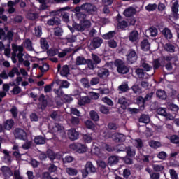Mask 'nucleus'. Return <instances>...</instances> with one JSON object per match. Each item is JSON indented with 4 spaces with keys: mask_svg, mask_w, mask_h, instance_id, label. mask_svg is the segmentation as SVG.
<instances>
[{
    "mask_svg": "<svg viewBox=\"0 0 179 179\" xmlns=\"http://www.w3.org/2000/svg\"><path fill=\"white\" fill-rule=\"evenodd\" d=\"M115 66L117 67V71L118 73H121L122 75H125L129 72V68L125 66V63L124 61L117 59L115 61Z\"/></svg>",
    "mask_w": 179,
    "mask_h": 179,
    "instance_id": "f257e3e1",
    "label": "nucleus"
},
{
    "mask_svg": "<svg viewBox=\"0 0 179 179\" xmlns=\"http://www.w3.org/2000/svg\"><path fill=\"white\" fill-rule=\"evenodd\" d=\"M83 178H86L89 174L96 173V167L94 166L92 162H87L85 168L81 170Z\"/></svg>",
    "mask_w": 179,
    "mask_h": 179,
    "instance_id": "f03ea898",
    "label": "nucleus"
},
{
    "mask_svg": "<svg viewBox=\"0 0 179 179\" xmlns=\"http://www.w3.org/2000/svg\"><path fill=\"white\" fill-rule=\"evenodd\" d=\"M91 26L92 22L87 20H84L83 21H81L80 24L76 22L73 23V27H74V29H76L78 31H85L86 29H90Z\"/></svg>",
    "mask_w": 179,
    "mask_h": 179,
    "instance_id": "7ed1b4c3",
    "label": "nucleus"
},
{
    "mask_svg": "<svg viewBox=\"0 0 179 179\" xmlns=\"http://www.w3.org/2000/svg\"><path fill=\"white\" fill-rule=\"evenodd\" d=\"M81 9L85 13H87L88 15H93V13L97 10L96 6L90 3H85L82 4Z\"/></svg>",
    "mask_w": 179,
    "mask_h": 179,
    "instance_id": "20e7f679",
    "label": "nucleus"
},
{
    "mask_svg": "<svg viewBox=\"0 0 179 179\" xmlns=\"http://www.w3.org/2000/svg\"><path fill=\"white\" fill-rule=\"evenodd\" d=\"M14 136L15 139H20V141H27V133L22 128L15 129Z\"/></svg>",
    "mask_w": 179,
    "mask_h": 179,
    "instance_id": "39448f33",
    "label": "nucleus"
},
{
    "mask_svg": "<svg viewBox=\"0 0 179 179\" xmlns=\"http://www.w3.org/2000/svg\"><path fill=\"white\" fill-rule=\"evenodd\" d=\"M70 148L76 152L77 153H86L87 149L84 144L77 143L70 145Z\"/></svg>",
    "mask_w": 179,
    "mask_h": 179,
    "instance_id": "423d86ee",
    "label": "nucleus"
},
{
    "mask_svg": "<svg viewBox=\"0 0 179 179\" xmlns=\"http://www.w3.org/2000/svg\"><path fill=\"white\" fill-rule=\"evenodd\" d=\"M127 61L130 64H134L136 61H138V54L134 49H130L129 54L127 55Z\"/></svg>",
    "mask_w": 179,
    "mask_h": 179,
    "instance_id": "0eeeda50",
    "label": "nucleus"
},
{
    "mask_svg": "<svg viewBox=\"0 0 179 179\" xmlns=\"http://www.w3.org/2000/svg\"><path fill=\"white\" fill-rule=\"evenodd\" d=\"M103 44V39L100 37H95L93 38L90 43V47L92 50H96L101 46Z\"/></svg>",
    "mask_w": 179,
    "mask_h": 179,
    "instance_id": "6e6552de",
    "label": "nucleus"
},
{
    "mask_svg": "<svg viewBox=\"0 0 179 179\" xmlns=\"http://www.w3.org/2000/svg\"><path fill=\"white\" fill-rule=\"evenodd\" d=\"M13 127H15V121L13 119L6 120L3 124V128L4 129V131H10Z\"/></svg>",
    "mask_w": 179,
    "mask_h": 179,
    "instance_id": "1a4fd4ad",
    "label": "nucleus"
},
{
    "mask_svg": "<svg viewBox=\"0 0 179 179\" xmlns=\"http://www.w3.org/2000/svg\"><path fill=\"white\" fill-rule=\"evenodd\" d=\"M129 40L131 43H136L139 40V32L137 30H133L129 34Z\"/></svg>",
    "mask_w": 179,
    "mask_h": 179,
    "instance_id": "9d476101",
    "label": "nucleus"
},
{
    "mask_svg": "<svg viewBox=\"0 0 179 179\" xmlns=\"http://www.w3.org/2000/svg\"><path fill=\"white\" fill-rule=\"evenodd\" d=\"M159 33V31L155 27H150L145 31L146 37H156Z\"/></svg>",
    "mask_w": 179,
    "mask_h": 179,
    "instance_id": "9b49d317",
    "label": "nucleus"
},
{
    "mask_svg": "<svg viewBox=\"0 0 179 179\" xmlns=\"http://www.w3.org/2000/svg\"><path fill=\"white\" fill-rule=\"evenodd\" d=\"M68 136L71 141H76L79 138V132L76 131V129H71L68 131Z\"/></svg>",
    "mask_w": 179,
    "mask_h": 179,
    "instance_id": "f8f14e48",
    "label": "nucleus"
},
{
    "mask_svg": "<svg viewBox=\"0 0 179 179\" xmlns=\"http://www.w3.org/2000/svg\"><path fill=\"white\" fill-rule=\"evenodd\" d=\"M136 13V10L134 7H129L126 8L123 13L126 17H131Z\"/></svg>",
    "mask_w": 179,
    "mask_h": 179,
    "instance_id": "ddd939ff",
    "label": "nucleus"
},
{
    "mask_svg": "<svg viewBox=\"0 0 179 179\" xmlns=\"http://www.w3.org/2000/svg\"><path fill=\"white\" fill-rule=\"evenodd\" d=\"M48 26H58L61 24V20L57 17H52L47 22Z\"/></svg>",
    "mask_w": 179,
    "mask_h": 179,
    "instance_id": "4468645a",
    "label": "nucleus"
},
{
    "mask_svg": "<svg viewBox=\"0 0 179 179\" xmlns=\"http://www.w3.org/2000/svg\"><path fill=\"white\" fill-rule=\"evenodd\" d=\"M118 162H120V158L115 155H111L108 159L109 166H115V164H118Z\"/></svg>",
    "mask_w": 179,
    "mask_h": 179,
    "instance_id": "2eb2a0df",
    "label": "nucleus"
},
{
    "mask_svg": "<svg viewBox=\"0 0 179 179\" xmlns=\"http://www.w3.org/2000/svg\"><path fill=\"white\" fill-rule=\"evenodd\" d=\"M141 48L142 51H149L150 50V43L148 39H143L141 42Z\"/></svg>",
    "mask_w": 179,
    "mask_h": 179,
    "instance_id": "dca6fc26",
    "label": "nucleus"
},
{
    "mask_svg": "<svg viewBox=\"0 0 179 179\" xmlns=\"http://www.w3.org/2000/svg\"><path fill=\"white\" fill-rule=\"evenodd\" d=\"M118 104L121 105L122 110H127L128 108L129 103H128V101H127V99L125 97H121L118 99Z\"/></svg>",
    "mask_w": 179,
    "mask_h": 179,
    "instance_id": "f3484780",
    "label": "nucleus"
},
{
    "mask_svg": "<svg viewBox=\"0 0 179 179\" xmlns=\"http://www.w3.org/2000/svg\"><path fill=\"white\" fill-rule=\"evenodd\" d=\"M39 101H41V110H45L47 106H48V101L45 99V96L44 94H41L39 99Z\"/></svg>",
    "mask_w": 179,
    "mask_h": 179,
    "instance_id": "a211bd4d",
    "label": "nucleus"
},
{
    "mask_svg": "<svg viewBox=\"0 0 179 179\" xmlns=\"http://www.w3.org/2000/svg\"><path fill=\"white\" fill-rule=\"evenodd\" d=\"M40 45L42 50H47L50 48V44L45 38H41Z\"/></svg>",
    "mask_w": 179,
    "mask_h": 179,
    "instance_id": "6ab92c4d",
    "label": "nucleus"
},
{
    "mask_svg": "<svg viewBox=\"0 0 179 179\" xmlns=\"http://www.w3.org/2000/svg\"><path fill=\"white\" fill-rule=\"evenodd\" d=\"M162 34L164 36L166 40H171L173 38V34L171 33V31L167 27L162 30Z\"/></svg>",
    "mask_w": 179,
    "mask_h": 179,
    "instance_id": "aec40b11",
    "label": "nucleus"
},
{
    "mask_svg": "<svg viewBox=\"0 0 179 179\" xmlns=\"http://www.w3.org/2000/svg\"><path fill=\"white\" fill-rule=\"evenodd\" d=\"M157 113L159 115H162V117H166V118H169V120H171V118H170L171 115L170 113H167L166 108H159L157 110Z\"/></svg>",
    "mask_w": 179,
    "mask_h": 179,
    "instance_id": "412c9836",
    "label": "nucleus"
},
{
    "mask_svg": "<svg viewBox=\"0 0 179 179\" xmlns=\"http://www.w3.org/2000/svg\"><path fill=\"white\" fill-rule=\"evenodd\" d=\"M87 59H85L83 56H78L76 59V65L80 66V65H86Z\"/></svg>",
    "mask_w": 179,
    "mask_h": 179,
    "instance_id": "4be33fe9",
    "label": "nucleus"
},
{
    "mask_svg": "<svg viewBox=\"0 0 179 179\" xmlns=\"http://www.w3.org/2000/svg\"><path fill=\"white\" fill-rule=\"evenodd\" d=\"M128 22L125 20L119 21L117 24V28L120 30H127V27H128Z\"/></svg>",
    "mask_w": 179,
    "mask_h": 179,
    "instance_id": "5701e85b",
    "label": "nucleus"
},
{
    "mask_svg": "<svg viewBox=\"0 0 179 179\" xmlns=\"http://www.w3.org/2000/svg\"><path fill=\"white\" fill-rule=\"evenodd\" d=\"M34 142L36 145H44L45 143V138L42 136H37L34 138Z\"/></svg>",
    "mask_w": 179,
    "mask_h": 179,
    "instance_id": "b1692460",
    "label": "nucleus"
},
{
    "mask_svg": "<svg viewBox=\"0 0 179 179\" xmlns=\"http://www.w3.org/2000/svg\"><path fill=\"white\" fill-rule=\"evenodd\" d=\"M157 96L162 100H166L167 99V94L166 91L163 90H158L156 92Z\"/></svg>",
    "mask_w": 179,
    "mask_h": 179,
    "instance_id": "393cba45",
    "label": "nucleus"
},
{
    "mask_svg": "<svg viewBox=\"0 0 179 179\" xmlns=\"http://www.w3.org/2000/svg\"><path fill=\"white\" fill-rule=\"evenodd\" d=\"M110 75V72L108 71V69H101L98 71V76L99 78H106Z\"/></svg>",
    "mask_w": 179,
    "mask_h": 179,
    "instance_id": "a878e982",
    "label": "nucleus"
},
{
    "mask_svg": "<svg viewBox=\"0 0 179 179\" xmlns=\"http://www.w3.org/2000/svg\"><path fill=\"white\" fill-rule=\"evenodd\" d=\"M149 146L152 149H157L162 147V143L152 140L149 142Z\"/></svg>",
    "mask_w": 179,
    "mask_h": 179,
    "instance_id": "bb28decb",
    "label": "nucleus"
},
{
    "mask_svg": "<svg viewBox=\"0 0 179 179\" xmlns=\"http://www.w3.org/2000/svg\"><path fill=\"white\" fill-rule=\"evenodd\" d=\"M152 170L155 173H162L164 170V166L162 164H152Z\"/></svg>",
    "mask_w": 179,
    "mask_h": 179,
    "instance_id": "cd10ccee",
    "label": "nucleus"
},
{
    "mask_svg": "<svg viewBox=\"0 0 179 179\" xmlns=\"http://www.w3.org/2000/svg\"><path fill=\"white\" fill-rule=\"evenodd\" d=\"M138 121L143 124H149V122H150V117L147 115H141Z\"/></svg>",
    "mask_w": 179,
    "mask_h": 179,
    "instance_id": "c85d7f7f",
    "label": "nucleus"
},
{
    "mask_svg": "<svg viewBox=\"0 0 179 179\" xmlns=\"http://www.w3.org/2000/svg\"><path fill=\"white\" fill-rule=\"evenodd\" d=\"M115 36V31H110L102 36L103 40H111Z\"/></svg>",
    "mask_w": 179,
    "mask_h": 179,
    "instance_id": "c756f323",
    "label": "nucleus"
},
{
    "mask_svg": "<svg viewBox=\"0 0 179 179\" xmlns=\"http://www.w3.org/2000/svg\"><path fill=\"white\" fill-rule=\"evenodd\" d=\"M85 125L86 128H87L88 129H91L92 131H94V129H96V125L90 120L85 121Z\"/></svg>",
    "mask_w": 179,
    "mask_h": 179,
    "instance_id": "7c9ffc66",
    "label": "nucleus"
},
{
    "mask_svg": "<svg viewBox=\"0 0 179 179\" xmlns=\"http://www.w3.org/2000/svg\"><path fill=\"white\" fill-rule=\"evenodd\" d=\"M164 50L168 52H174L176 51V47L171 43H166L164 45Z\"/></svg>",
    "mask_w": 179,
    "mask_h": 179,
    "instance_id": "2f4dec72",
    "label": "nucleus"
},
{
    "mask_svg": "<svg viewBox=\"0 0 179 179\" xmlns=\"http://www.w3.org/2000/svg\"><path fill=\"white\" fill-rule=\"evenodd\" d=\"M47 54L48 57H55V55L59 54V50L57 48L49 49L47 51Z\"/></svg>",
    "mask_w": 179,
    "mask_h": 179,
    "instance_id": "473e14b6",
    "label": "nucleus"
},
{
    "mask_svg": "<svg viewBox=\"0 0 179 179\" xmlns=\"http://www.w3.org/2000/svg\"><path fill=\"white\" fill-rule=\"evenodd\" d=\"M90 118H91V120H92V121L97 122L100 120V117L99 116V114L94 110H92L90 113Z\"/></svg>",
    "mask_w": 179,
    "mask_h": 179,
    "instance_id": "72a5a7b5",
    "label": "nucleus"
},
{
    "mask_svg": "<svg viewBox=\"0 0 179 179\" xmlns=\"http://www.w3.org/2000/svg\"><path fill=\"white\" fill-rule=\"evenodd\" d=\"M156 9H157V4L156 3H149L148 5H147L145 6V10L148 12H155V10H156Z\"/></svg>",
    "mask_w": 179,
    "mask_h": 179,
    "instance_id": "f704fd0d",
    "label": "nucleus"
},
{
    "mask_svg": "<svg viewBox=\"0 0 179 179\" xmlns=\"http://www.w3.org/2000/svg\"><path fill=\"white\" fill-rule=\"evenodd\" d=\"M135 73H136L139 79H143V78H145V71L143 69H139V68L136 69L135 70Z\"/></svg>",
    "mask_w": 179,
    "mask_h": 179,
    "instance_id": "c9c22d12",
    "label": "nucleus"
},
{
    "mask_svg": "<svg viewBox=\"0 0 179 179\" xmlns=\"http://www.w3.org/2000/svg\"><path fill=\"white\" fill-rule=\"evenodd\" d=\"M152 66L154 71H157L160 66H162V64L160 63V59H155L152 62Z\"/></svg>",
    "mask_w": 179,
    "mask_h": 179,
    "instance_id": "e433bc0d",
    "label": "nucleus"
},
{
    "mask_svg": "<svg viewBox=\"0 0 179 179\" xmlns=\"http://www.w3.org/2000/svg\"><path fill=\"white\" fill-rule=\"evenodd\" d=\"M64 127H62L59 123H55V126L53 127V130L55 132H59L61 134L62 132H64Z\"/></svg>",
    "mask_w": 179,
    "mask_h": 179,
    "instance_id": "4c0bfd02",
    "label": "nucleus"
},
{
    "mask_svg": "<svg viewBox=\"0 0 179 179\" xmlns=\"http://www.w3.org/2000/svg\"><path fill=\"white\" fill-rule=\"evenodd\" d=\"M60 75L62 76H68L69 75V67L68 65H64L62 70L60 71Z\"/></svg>",
    "mask_w": 179,
    "mask_h": 179,
    "instance_id": "58836bf2",
    "label": "nucleus"
},
{
    "mask_svg": "<svg viewBox=\"0 0 179 179\" xmlns=\"http://www.w3.org/2000/svg\"><path fill=\"white\" fill-rule=\"evenodd\" d=\"M91 99L89 98V96H83L80 100V106H85V104H89L90 103Z\"/></svg>",
    "mask_w": 179,
    "mask_h": 179,
    "instance_id": "ea45409f",
    "label": "nucleus"
},
{
    "mask_svg": "<svg viewBox=\"0 0 179 179\" xmlns=\"http://www.w3.org/2000/svg\"><path fill=\"white\" fill-rule=\"evenodd\" d=\"M71 51H72V49L71 48H66L63 50L62 52H59V53H57V55L59 58H64L66 55V54H68V52H71Z\"/></svg>",
    "mask_w": 179,
    "mask_h": 179,
    "instance_id": "a19ab883",
    "label": "nucleus"
},
{
    "mask_svg": "<svg viewBox=\"0 0 179 179\" xmlns=\"http://www.w3.org/2000/svg\"><path fill=\"white\" fill-rule=\"evenodd\" d=\"M115 141L116 142H124L125 141V136L121 134H117L115 136Z\"/></svg>",
    "mask_w": 179,
    "mask_h": 179,
    "instance_id": "79ce46f5",
    "label": "nucleus"
},
{
    "mask_svg": "<svg viewBox=\"0 0 179 179\" xmlns=\"http://www.w3.org/2000/svg\"><path fill=\"white\" fill-rule=\"evenodd\" d=\"M92 61H94V64H95L96 65H99V64H100L101 62V59L100 58V57H99V55L92 53Z\"/></svg>",
    "mask_w": 179,
    "mask_h": 179,
    "instance_id": "37998d69",
    "label": "nucleus"
},
{
    "mask_svg": "<svg viewBox=\"0 0 179 179\" xmlns=\"http://www.w3.org/2000/svg\"><path fill=\"white\" fill-rule=\"evenodd\" d=\"M66 172L69 176H76L78 174V170L73 168H66Z\"/></svg>",
    "mask_w": 179,
    "mask_h": 179,
    "instance_id": "c03bdc74",
    "label": "nucleus"
},
{
    "mask_svg": "<svg viewBox=\"0 0 179 179\" xmlns=\"http://www.w3.org/2000/svg\"><path fill=\"white\" fill-rule=\"evenodd\" d=\"M126 149V153L128 157H135V155H136V153L135 152L134 150L131 149V147H127Z\"/></svg>",
    "mask_w": 179,
    "mask_h": 179,
    "instance_id": "a18cd8bd",
    "label": "nucleus"
},
{
    "mask_svg": "<svg viewBox=\"0 0 179 179\" xmlns=\"http://www.w3.org/2000/svg\"><path fill=\"white\" fill-rule=\"evenodd\" d=\"M10 111L12 114L13 118H14V120H16L17 118V114L19 113L17 108L16 106H13Z\"/></svg>",
    "mask_w": 179,
    "mask_h": 179,
    "instance_id": "49530a36",
    "label": "nucleus"
},
{
    "mask_svg": "<svg viewBox=\"0 0 179 179\" xmlns=\"http://www.w3.org/2000/svg\"><path fill=\"white\" fill-rule=\"evenodd\" d=\"M11 93H13L14 96L20 94V93H22V88H20L19 85H15V87L11 90Z\"/></svg>",
    "mask_w": 179,
    "mask_h": 179,
    "instance_id": "de8ad7c7",
    "label": "nucleus"
},
{
    "mask_svg": "<svg viewBox=\"0 0 179 179\" xmlns=\"http://www.w3.org/2000/svg\"><path fill=\"white\" fill-rule=\"evenodd\" d=\"M141 66L144 71H146V72H149V71H152L153 69L152 66L149 65V64L146 63L145 62H141Z\"/></svg>",
    "mask_w": 179,
    "mask_h": 179,
    "instance_id": "09e8293b",
    "label": "nucleus"
},
{
    "mask_svg": "<svg viewBox=\"0 0 179 179\" xmlns=\"http://www.w3.org/2000/svg\"><path fill=\"white\" fill-rule=\"evenodd\" d=\"M147 171L149 173L150 176V179H160V173L158 172H152L150 171Z\"/></svg>",
    "mask_w": 179,
    "mask_h": 179,
    "instance_id": "8fccbe9b",
    "label": "nucleus"
},
{
    "mask_svg": "<svg viewBox=\"0 0 179 179\" xmlns=\"http://www.w3.org/2000/svg\"><path fill=\"white\" fill-rule=\"evenodd\" d=\"M47 155L50 160H55L57 159V155L52 150H48Z\"/></svg>",
    "mask_w": 179,
    "mask_h": 179,
    "instance_id": "3c124183",
    "label": "nucleus"
},
{
    "mask_svg": "<svg viewBox=\"0 0 179 179\" xmlns=\"http://www.w3.org/2000/svg\"><path fill=\"white\" fill-rule=\"evenodd\" d=\"M169 173L170 174L171 179H178V173L174 169H169Z\"/></svg>",
    "mask_w": 179,
    "mask_h": 179,
    "instance_id": "603ef678",
    "label": "nucleus"
},
{
    "mask_svg": "<svg viewBox=\"0 0 179 179\" xmlns=\"http://www.w3.org/2000/svg\"><path fill=\"white\" fill-rule=\"evenodd\" d=\"M157 157L160 160H166L167 159V153L164 151H161L157 155Z\"/></svg>",
    "mask_w": 179,
    "mask_h": 179,
    "instance_id": "864d4df0",
    "label": "nucleus"
},
{
    "mask_svg": "<svg viewBox=\"0 0 179 179\" xmlns=\"http://www.w3.org/2000/svg\"><path fill=\"white\" fill-rule=\"evenodd\" d=\"M40 71L44 73V72H47L50 69V65L47 63H44L42 66H39Z\"/></svg>",
    "mask_w": 179,
    "mask_h": 179,
    "instance_id": "5fc2aeb1",
    "label": "nucleus"
},
{
    "mask_svg": "<svg viewBox=\"0 0 179 179\" xmlns=\"http://www.w3.org/2000/svg\"><path fill=\"white\" fill-rule=\"evenodd\" d=\"M118 89L120 92L125 93V92L129 90V87H128V84H122L118 87Z\"/></svg>",
    "mask_w": 179,
    "mask_h": 179,
    "instance_id": "6e6d98bb",
    "label": "nucleus"
},
{
    "mask_svg": "<svg viewBox=\"0 0 179 179\" xmlns=\"http://www.w3.org/2000/svg\"><path fill=\"white\" fill-rule=\"evenodd\" d=\"M76 16L78 19V20H80V22H82V20H84L86 19L87 15H86V14L81 12V13H76Z\"/></svg>",
    "mask_w": 179,
    "mask_h": 179,
    "instance_id": "4d7b16f0",
    "label": "nucleus"
},
{
    "mask_svg": "<svg viewBox=\"0 0 179 179\" xmlns=\"http://www.w3.org/2000/svg\"><path fill=\"white\" fill-rule=\"evenodd\" d=\"M43 34V29L41 27L38 26L37 27H35V35L36 37H41Z\"/></svg>",
    "mask_w": 179,
    "mask_h": 179,
    "instance_id": "13d9d810",
    "label": "nucleus"
},
{
    "mask_svg": "<svg viewBox=\"0 0 179 179\" xmlns=\"http://www.w3.org/2000/svg\"><path fill=\"white\" fill-rule=\"evenodd\" d=\"M108 44L110 48H117V46L118 45L117 41H115L114 39H110L109 41H108Z\"/></svg>",
    "mask_w": 179,
    "mask_h": 179,
    "instance_id": "bf43d9fd",
    "label": "nucleus"
},
{
    "mask_svg": "<svg viewBox=\"0 0 179 179\" xmlns=\"http://www.w3.org/2000/svg\"><path fill=\"white\" fill-rule=\"evenodd\" d=\"M81 83H83L84 87H87V89H89V87H90L91 84L87 78H82Z\"/></svg>",
    "mask_w": 179,
    "mask_h": 179,
    "instance_id": "052dcab7",
    "label": "nucleus"
},
{
    "mask_svg": "<svg viewBox=\"0 0 179 179\" xmlns=\"http://www.w3.org/2000/svg\"><path fill=\"white\" fill-rule=\"evenodd\" d=\"M99 111L102 113V114H108L110 113V109L106 106H101L99 108Z\"/></svg>",
    "mask_w": 179,
    "mask_h": 179,
    "instance_id": "680f3d73",
    "label": "nucleus"
},
{
    "mask_svg": "<svg viewBox=\"0 0 179 179\" xmlns=\"http://www.w3.org/2000/svg\"><path fill=\"white\" fill-rule=\"evenodd\" d=\"M170 141L171 143H175L176 145H178L179 142V137L177 135H173L170 137Z\"/></svg>",
    "mask_w": 179,
    "mask_h": 179,
    "instance_id": "e2e57ef3",
    "label": "nucleus"
},
{
    "mask_svg": "<svg viewBox=\"0 0 179 179\" xmlns=\"http://www.w3.org/2000/svg\"><path fill=\"white\" fill-rule=\"evenodd\" d=\"M53 91L55 92V94H57V97L64 96V90H62V87H59L57 90L55 89Z\"/></svg>",
    "mask_w": 179,
    "mask_h": 179,
    "instance_id": "0e129e2a",
    "label": "nucleus"
},
{
    "mask_svg": "<svg viewBox=\"0 0 179 179\" xmlns=\"http://www.w3.org/2000/svg\"><path fill=\"white\" fill-rule=\"evenodd\" d=\"M83 139L85 143H90L92 142V136L90 134L83 135Z\"/></svg>",
    "mask_w": 179,
    "mask_h": 179,
    "instance_id": "69168bd1",
    "label": "nucleus"
},
{
    "mask_svg": "<svg viewBox=\"0 0 179 179\" xmlns=\"http://www.w3.org/2000/svg\"><path fill=\"white\" fill-rule=\"evenodd\" d=\"M76 41V36L71 35V36L66 38V43H75Z\"/></svg>",
    "mask_w": 179,
    "mask_h": 179,
    "instance_id": "338daca9",
    "label": "nucleus"
},
{
    "mask_svg": "<svg viewBox=\"0 0 179 179\" xmlns=\"http://www.w3.org/2000/svg\"><path fill=\"white\" fill-rule=\"evenodd\" d=\"M86 64L87 65L89 69H94L95 63L93 62V60H92L90 59H87Z\"/></svg>",
    "mask_w": 179,
    "mask_h": 179,
    "instance_id": "774afa93",
    "label": "nucleus"
}]
</instances>
